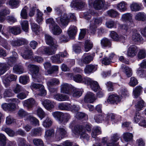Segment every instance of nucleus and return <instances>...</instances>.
Masks as SVG:
<instances>
[{
	"mask_svg": "<svg viewBox=\"0 0 146 146\" xmlns=\"http://www.w3.org/2000/svg\"><path fill=\"white\" fill-rule=\"evenodd\" d=\"M61 92L68 95H71L72 92L71 91L72 88L70 85L67 83H63L60 86Z\"/></svg>",
	"mask_w": 146,
	"mask_h": 146,
	"instance_id": "nucleus-11",
	"label": "nucleus"
},
{
	"mask_svg": "<svg viewBox=\"0 0 146 146\" xmlns=\"http://www.w3.org/2000/svg\"><path fill=\"white\" fill-rule=\"evenodd\" d=\"M23 58L25 59L33 58V54L32 50L30 49H27L23 54L21 55Z\"/></svg>",
	"mask_w": 146,
	"mask_h": 146,
	"instance_id": "nucleus-22",
	"label": "nucleus"
},
{
	"mask_svg": "<svg viewBox=\"0 0 146 146\" xmlns=\"http://www.w3.org/2000/svg\"><path fill=\"white\" fill-rule=\"evenodd\" d=\"M94 23L90 24L89 32H90L91 34H95L97 28V25L101 24L102 22V18H97L93 19Z\"/></svg>",
	"mask_w": 146,
	"mask_h": 146,
	"instance_id": "nucleus-7",
	"label": "nucleus"
},
{
	"mask_svg": "<svg viewBox=\"0 0 146 146\" xmlns=\"http://www.w3.org/2000/svg\"><path fill=\"white\" fill-rule=\"evenodd\" d=\"M18 141L19 146H27V141L24 138H19Z\"/></svg>",
	"mask_w": 146,
	"mask_h": 146,
	"instance_id": "nucleus-60",
	"label": "nucleus"
},
{
	"mask_svg": "<svg viewBox=\"0 0 146 146\" xmlns=\"http://www.w3.org/2000/svg\"><path fill=\"white\" fill-rule=\"evenodd\" d=\"M138 51V48L136 46L134 45L131 46L128 49L127 56L131 57H133L136 55Z\"/></svg>",
	"mask_w": 146,
	"mask_h": 146,
	"instance_id": "nucleus-13",
	"label": "nucleus"
},
{
	"mask_svg": "<svg viewBox=\"0 0 146 146\" xmlns=\"http://www.w3.org/2000/svg\"><path fill=\"white\" fill-rule=\"evenodd\" d=\"M132 15L130 13H126L122 15V19L123 21H128L131 23L132 22Z\"/></svg>",
	"mask_w": 146,
	"mask_h": 146,
	"instance_id": "nucleus-40",
	"label": "nucleus"
},
{
	"mask_svg": "<svg viewBox=\"0 0 146 146\" xmlns=\"http://www.w3.org/2000/svg\"><path fill=\"white\" fill-rule=\"evenodd\" d=\"M53 123V120L52 119L48 117H47L42 122L43 126L45 128L50 127Z\"/></svg>",
	"mask_w": 146,
	"mask_h": 146,
	"instance_id": "nucleus-27",
	"label": "nucleus"
},
{
	"mask_svg": "<svg viewBox=\"0 0 146 146\" xmlns=\"http://www.w3.org/2000/svg\"><path fill=\"white\" fill-rule=\"evenodd\" d=\"M123 137L125 141H128L132 140L133 137V135L130 133H125L123 134Z\"/></svg>",
	"mask_w": 146,
	"mask_h": 146,
	"instance_id": "nucleus-53",
	"label": "nucleus"
},
{
	"mask_svg": "<svg viewBox=\"0 0 146 146\" xmlns=\"http://www.w3.org/2000/svg\"><path fill=\"white\" fill-rule=\"evenodd\" d=\"M135 19L138 21H144L146 19V17L143 13L139 12L135 15Z\"/></svg>",
	"mask_w": 146,
	"mask_h": 146,
	"instance_id": "nucleus-44",
	"label": "nucleus"
},
{
	"mask_svg": "<svg viewBox=\"0 0 146 146\" xmlns=\"http://www.w3.org/2000/svg\"><path fill=\"white\" fill-rule=\"evenodd\" d=\"M130 7L131 11L135 12L138 11L141 9V7L139 4L135 2H133L131 5Z\"/></svg>",
	"mask_w": 146,
	"mask_h": 146,
	"instance_id": "nucleus-42",
	"label": "nucleus"
},
{
	"mask_svg": "<svg viewBox=\"0 0 146 146\" xmlns=\"http://www.w3.org/2000/svg\"><path fill=\"white\" fill-rule=\"evenodd\" d=\"M42 104L45 108L48 111L51 110L54 108V102L48 99L44 100L42 102Z\"/></svg>",
	"mask_w": 146,
	"mask_h": 146,
	"instance_id": "nucleus-12",
	"label": "nucleus"
},
{
	"mask_svg": "<svg viewBox=\"0 0 146 146\" xmlns=\"http://www.w3.org/2000/svg\"><path fill=\"white\" fill-rule=\"evenodd\" d=\"M67 132L65 129L61 126L58 127L54 136V138L57 141H59L64 138L67 134Z\"/></svg>",
	"mask_w": 146,
	"mask_h": 146,
	"instance_id": "nucleus-6",
	"label": "nucleus"
},
{
	"mask_svg": "<svg viewBox=\"0 0 146 146\" xmlns=\"http://www.w3.org/2000/svg\"><path fill=\"white\" fill-rule=\"evenodd\" d=\"M55 10L57 14L59 16H61L56 19V22L62 27L66 26L69 22V18L67 16V15L65 13L63 14L62 11L59 8H56Z\"/></svg>",
	"mask_w": 146,
	"mask_h": 146,
	"instance_id": "nucleus-2",
	"label": "nucleus"
},
{
	"mask_svg": "<svg viewBox=\"0 0 146 146\" xmlns=\"http://www.w3.org/2000/svg\"><path fill=\"white\" fill-rule=\"evenodd\" d=\"M97 69V65L90 64L86 66L84 69V72L86 74H90Z\"/></svg>",
	"mask_w": 146,
	"mask_h": 146,
	"instance_id": "nucleus-15",
	"label": "nucleus"
},
{
	"mask_svg": "<svg viewBox=\"0 0 146 146\" xmlns=\"http://www.w3.org/2000/svg\"><path fill=\"white\" fill-rule=\"evenodd\" d=\"M71 90L72 92L71 95H72L74 97L78 98L82 95V92L78 89L73 88Z\"/></svg>",
	"mask_w": 146,
	"mask_h": 146,
	"instance_id": "nucleus-33",
	"label": "nucleus"
},
{
	"mask_svg": "<svg viewBox=\"0 0 146 146\" xmlns=\"http://www.w3.org/2000/svg\"><path fill=\"white\" fill-rule=\"evenodd\" d=\"M23 104L28 108H31L36 105V103L34 99L31 98L24 101Z\"/></svg>",
	"mask_w": 146,
	"mask_h": 146,
	"instance_id": "nucleus-20",
	"label": "nucleus"
},
{
	"mask_svg": "<svg viewBox=\"0 0 146 146\" xmlns=\"http://www.w3.org/2000/svg\"><path fill=\"white\" fill-rule=\"evenodd\" d=\"M101 44L102 47L110 48L111 46V42L108 39L104 38L101 41Z\"/></svg>",
	"mask_w": 146,
	"mask_h": 146,
	"instance_id": "nucleus-28",
	"label": "nucleus"
},
{
	"mask_svg": "<svg viewBox=\"0 0 146 146\" xmlns=\"http://www.w3.org/2000/svg\"><path fill=\"white\" fill-rule=\"evenodd\" d=\"M13 70L19 74H21L23 73L24 69L22 66H15L13 67Z\"/></svg>",
	"mask_w": 146,
	"mask_h": 146,
	"instance_id": "nucleus-57",
	"label": "nucleus"
},
{
	"mask_svg": "<svg viewBox=\"0 0 146 146\" xmlns=\"http://www.w3.org/2000/svg\"><path fill=\"white\" fill-rule=\"evenodd\" d=\"M117 8L121 12L125 11L127 9V4L125 1L121 2L117 4Z\"/></svg>",
	"mask_w": 146,
	"mask_h": 146,
	"instance_id": "nucleus-24",
	"label": "nucleus"
},
{
	"mask_svg": "<svg viewBox=\"0 0 146 146\" xmlns=\"http://www.w3.org/2000/svg\"><path fill=\"white\" fill-rule=\"evenodd\" d=\"M106 25L108 28L116 27L117 25L116 22L111 20L107 21L106 22Z\"/></svg>",
	"mask_w": 146,
	"mask_h": 146,
	"instance_id": "nucleus-52",
	"label": "nucleus"
},
{
	"mask_svg": "<svg viewBox=\"0 0 146 146\" xmlns=\"http://www.w3.org/2000/svg\"><path fill=\"white\" fill-rule=\"evenodd\" d=\"M27 7L25 6L22 10L21 13V15L22 18L24 19H26L27 18Z\"/></svg>",
	"mask_w": 146,
	"mask_h": 146,
	"instance_id": "nucleus-58",
	"label": "nucleus"
},
{
	"mask_svg": "<svg viewBox=\"0 0 146 146\" xmlns=\"http://www.w3.org/2000/svg\"><path fill=\"white\" fill-rule=\"evenodd\" d=\"M33 142L36 146H44V145L43 141L40 139H34L33 140Z\"/></svg>",
	"mask_w": 146,
	"mask_h": 146,
	"instance_id": "nucleus-55",
	"label": "nucleus"
},
{
	"mask_svg": "<svg viewBox=\"0 0 146 146\" xmlns=\"http://www.w3.org/2000/svg\"><path fill=\"white\" fill-rule=\"evenodd\" d=\"M77 29L76 27H70L67 31V33L69 36H76Z\"/></svg>",
	"mask_w": 146,
	"mask_h": 146,
	"instance_id": "nucleus-41",
	"label": "nucleus"
},
{
	"mask_svg": "<svg viewBox=\"0 0 146 146\" xmlns=\"http://www.w3.org/2000/svg\"><path fill=\"white\" fill-rule=\"evenodd\" d=\"M108 15L111 18H115L117 17L119 15L118 12L113 9H110L107 11Z\"/></svg>",
	"mask_w": 146,
	"mask_h": 146,
	"instance_id": "nucleus-34",
	"label": "nucleus"
},
{
	"mask_svg": "<svg viewBox=\"0 0 146 146\" xmlns=\"http://www.w3.org/2000/svg\"><path fill=\"white\" fill-rule=\"evenodd\" d=\"M54 130L53 129H50L46 130L45 132V136L48 137H53L54 138Z\"/></svg>",
	"mask_w": 146,
	"mask_h": 146,
	"instance_id": "nucleus-54",
	"label": "nucleus"
},
{
	"mask_svg": "<svg viewBox=\"0 0 146 146\" xmlns=\"http://www.w3.org/2000/svg\"><path fill=\"white\" fill-rule=\"evenodd\" d=\"M93 60V58L88 53H84L82 56L81 62L83 63L87 64L90 63Z\"/></svg>",
	"mask_w": 146,
	"mask_h": 146,
	"instance_id": "nucleus-18",
	"label": "nucleus"
},
{
	"mask_svg": "<svg viewBox=\"0 0 146 146\" xmlns=\"http://www.w3.org/2000/svg\"><path fill=\"white\" fill-rule=\"evenodd\" d=\"M13 57H10L7 58L8 60V63L9 65L12 66V64L14 63L17 61L18 58L17 54L14 51L12 52Z\"/></svg>",
	"mask_w": 146,
	"mask_h": 146,
	"instance_id": "nucleus-23",
	"label": "nucleus"
},
{
	"mask_svg": "<svg viewBox=\"0 0 146 146\" xmlns=\"http://www.w3.org/2000/svg\"><path fill=\"white\" fill-rule=\"evenodd\" d=\"M146 56V52L145 50H141L139 52L138 57L140 59L144 58Z\"/></svg>",
	"mask_w": 146,
	"mask_h": 146,
	"instance_id": "nucleus-61",
	"label": "nucleus"
},
{
	"mask_svg": "<svg viewBox=\"0 0 146 146\" xmlns=\"http://www.w3.org/2000/svg\"><path fill=\"white\" fill-rule=\"evenodd\" d=\"M22 29L25 32H27L29 29V23L28 21L24 20L21 22V23Z\"/></svg>",
	"mask_w": 146,
	"mask_h": 146,
	"instance_id": "nucleus-47",
	"label": "nucleus"
},
{
	"mask_svg": "<svg viewBox=\"0 0 146 146\" xmlns=\"http://www.w3.org/2000/svg\"><path fill=\"white\" fill-rule=\"evenodd\" d=\"M142 88L140 86H136L133 90V93L135 98H137L142 91Z\"/></svg>",
	"mask_w": 146,
	"mask_h": 146,
	"instance_id": "nucleus-43",
	"label": "nucleus"
},
{
	"mask_svg": "<svg viewBox=\"0 0 146 146\" xmlns=\"http://www.w3.org/2000/svg\"><path fill=\"white\" fill-rule=\"evenodd\" d=\"M83 128L81 125L76 126L75 127L74 130H73V133L75 135L79 134L80 137L88 140L89 139V136L85 131L83 130Z\"/></svg>",
	"mask_w": 146,
	"mask_h": 146,
	"instance_id": "nucleus-5",
	"label": "nucleus"
},
{
	"mask_svg": "<svg viewBox=\"0 0 146 146\" xmlns=\"http://www.w3.org/2000/svg\"><path fill=\"white\" fill-rule=\"evenodd\" d=\"M71 118L70 115L67 113H62L61 118L59 119V123L65 125Z\"/></svg>",
	"mask_w": 146,
	"mask_h": 146,
	"instance_id": "nucleus-17",
	"label": "nucleus"
},
{
	"mask_svg": "<svg viewBox=\"0 0 146 146\" xmlns=\"http://www.w3.org/2000/svg\"><path fill=\"white\" fill-rule=\"evenodd\" d=\"M84 46L85 51L88 52L92 48L93 44L90 40H87L85 41Z\"/></svg>",
	"mask_w": 146,
	"mask_h": 146,
	"instance_id": "nucleus-37",
	"label": "nucleus"
},
{
	"mask_svg": "<svg viewBox=\"0 0 146 146\" xmlns=\"http://www.w3.org/2000/svg\"><path fill=\"white\" fill-rule=\"evenodd\" d=\"M31 27L33 31L36 35H38L41 30L40 27L35 23H33L31 24Z\"/></svg>",
	"mask_w": 146,
	"mask_h": 146,
	"instance_id": "nucleus-45",
	"label": "nucleus"
},
{
	"mask_svg": "<svg viewBox=\"0 0 146 146\" xmlns=\"http://www.w3.org/2000/svg\"><path fill=\"white\" fill-rule=\"evenodd\" d=\"M29 81V77L27 76H24L20 77L19 82L23 84H27Z\"/></svg>",
	"mask_w": 146,
	"mask_h": 146,
	"instance_id": "nucleus-56",
	"label": "nucleus"
},
{
	"mask_svg": "<svg viewBox=\"0 0 146 146\" xmlns=\"http://www.w3.org/2000/svg\"><path fill=\"white\" fill-rule=\"evenodd\" d=\"M85 5V3L80 1H76L73 2L70 5L72 7L79 9L83 8L84 7Z\"/></svg>",
	"mask_w": 146,
	"mask_h": 146,
	"instance_id": "nucleus-19",
	"label": "nucleus"
},
{
	"mask_svg": "<svg viewBox=\"0 0 146 146\" xmlns=\"http://www.w3.org/2000/svg\"><path fill=\"white\" fill-rule=\"evenodd\" d=\"M46 42L47 44L51 46V48H40L37 51V53L40 54H45L49 55L54 54L58 47L56 41L54 40L52 37H46Z\"/></svg>",
	"mask_w": 146,
	"mask_h": 146,
	"instance_id": "nucleus-1",
	"label": "nucleus"
},
{
	"mask_svg": "<svg viewBox=\"0 0 146 146\" xmlns=\"http://www.w3.org/2000/svg\"><path fill=\"white\" fill-rule=\"evenodd\" d=\"M86 77L82 78L80 74H77L74 76L73 77V80L75 82L79 83H82L84 84V79Z\"/></svg>",
	"mask_w": 146,
	"mask_h": 146,
	"instance_id": "nucleus-51",
	"label": "nucleus"
},
{
	"mask_svg": "<svg viewBox=\"0 0 146 146\" xmlns=\"http://www.w3.org/2000/svg\"><path fill=\"white\" fill-rule=\"evenodd\" d=\"M17 114L18 116L21 118L25 117L28 115L27 113L22 109H20L18 111Z\"/></svg>",
	"mask_w": 146,
	"mask_h": 146,
	"instance_id": "nucleus-63",
	"label": "nucleus"
},
{
	"mask_svg": "<svg viewBox=\"0 0 146 146\" xmlns=\"http://www.w3.org/2000/svg\"><path fill=\"white\" fill-rule=\"evenodd\" d=\"M84 84L89 85L91 89L95 92H97L100 89V86L98 82L93 80L92 79L86 78H84Z\"/></svg>",
	"mask_w": 146,
	"mask_h": 146,
	"instance_id": "nucleus-4",
	"label": "nucleus"
},
{
	"mask_svg": "<svg viewBox=\"0 0 146 146\" xmlns=\"http://www.w3.org/2000/svg\"><path fill=\"white\" fill-rule=\"evenodd\" d=\"M42 131V129L40 127L35 128L31 131V134L32 136L40 135Z\"/></svg>",
	"mask_w": 146,
	"mask_h": 146,
	"instance_id": "nucleus-31",
	"label": "nucleus"
},
{
	"mask_svg": "<svg viewBox=\"0 0 146 146\" xmlns=\"http://www.w3.org/2000/svg\"><path fill=\"white\" fill-rule=\"evenodd\" d=\"M94 119L97 123H100L104 119V116L101 115H96L94 117Z\"/></svg>",
	"mask_w": 146,
	"mask_h": 146,
	"instance_id": "nucleus-64",
	"label": "nucleus"
},
{
	"mask_svg": "<svg viewBox=\"0 0 146 146\" xmlns=\"http://www.w3.org/2000/svg\"><path fill=\"white\" fill-rule=\"evenodd\" d=\"M121 98L117 94H112L109 96L107 100L108 102L110 104L117 103L120 102Z\"/></svg>",
	"mask_w": 146,
	"mask_h": 146,
	"instance_id": "nucleus-14",
	"label": "nucleus"
},
{
	"mask_svg": "<svg viewBox=\"0 0 146 146\" xmlns=\"http://www.w3.org/2000/svg\"><path fill=\"white\" fill-rule=\"evenodd\" d=\"M96 100L95 94L92 92H88L84 98V101L86 103H93Z\"/></svg>",
	"mask_w": 146,
	"mask_h": 146,
	"instance_id": "nucleus-8",
	"label": "nucleus"
},
{
	"mask_svg": "<svg viewBox=\"0 0 146 146\" xmlns=\"http://www.w3.org/2000/svg\"><path fill=\"white\" fill-rule=\"evenodd\" d=\"M58 108L60 110L69 111L70 109V104L60 103L58 104Z\"/></svg>",
	"mask_w": 146,
	"mask_h": 146,
	"instance_id": "nucleus-29",
	"label": "nucleus"
},
{
	"mask_svg": "<svg viewBox=\"0 0 146 146\" xmlns=\"http://www.w3.org/2000/svg\"><path fill=\"white\" fill-rule=\"evenodd\" d=\"M53 29L52 31L54 35H57L60 34L62 32V30L57 24H55V25L52 27Z\"/></svg>",
	"mask_w": 146,
	"mask_h": 146,
	"instance_id": "nucleus-38",
	"label": "nucleus"
},
{
	"mask_svg": "<svg viewBox=\"0 0 146 146\" xmlns=\"http://www.w3.org/2000/svg\"><path fill=\"white\" fill-rule=\"evenodd\" d=\"M93 6L96 10H100L106 7L104 0H95L93 3Z\"/></svg>",
	"mask_w": 146,
	"mask_h": 146,
	"instance_id": "nucleus-9",
	"label": "nucleus"
},
{
	"mask_svg": "<svg viewBox=\"0 0 146 146\" xmlns=\"http://www.w3.org/2000/svg\"><path fill=\"white\" fill-rule=\"evenodd\" d=\"M4 97H9L14 96L12 90L10 88L6 89L3 94Z\"/></svg>",
	"mask_w": 146,
	"mask_h": 146,
	"instance_id": "nucleus-48",
	"label": "nucleus"
},
{
	"mask_svg": "<svg viewBox=\"0 0 146 146\" xmlns=\"http://www.w3.org/2000/svg\"><path fill=\"white\" fill-rule=\"evenodd\" d=\"M138 84V81L137 79L134 77L130 78V80L129 83V85L131 86L134 87Z\"/></svg>",
	"mask_w": 146,
	"mask_h": 146,
	"instance_id": "nucleus-59",
	"label": "nucleus"
},
{
	"mask_svg": "<svg viewBox=\"0 0 146 146\" xmlns=\"http://www.w3.org/2000/svg\"><path fill=\"white\" fill-rule=\"evenodd\" d=\"M120 138L119 136L117 133L113 134L111 137V139L107 143V146H117L116 143Z\"/></svg>",
	"mask_w": 146,
	"mask_h": 146,
	"instance_id": "nucleus-10",
	"label": "nucleus"
},
{
	"mask_svg": "<svg viewBox=\"0 0 146 146\" xmlns=\"http://www.w3.org/2000/svg\"><path fill=\"white\" fill-rule=\"evenodd\" d=\"M28 41L24 38L18 39L17 40H12L11 42V45L13 46H19L27 44L28 43Z\"/></svg>",
	"mask_w": 146,
	"mask_h": 146,
	"instance_id": "nucleus-16",
	"label": "nucleus"
},
{
	"mask_svg": "<svg viewBox=\"0 0 146 146\" xmlns=\"http://www.w3.org/2000/svg\"><path fill=\"white\" fill-rule=\"evenodd\" d=\"M28 120L31 124L35 126H38L39 125V120L36 118L31 116H29L28 118Z\"/></svg>",
	"mask_w": 146,
	"mask_h": 146,
	"instance_id": "nucleus-30",
	"label": "nucleus"
},
{
	"mask_svg": "<svg viewBox=\"0 0 146 146\" xmlns=\"http://www.w3.org/2000/svg\"><path fill=\"white\" fill-rule=\"evenodd\" d=\"M36 112L37 115L41 119H42L45 116V114L44 112L40 108H38L36 110Z\"/></svg>",
	"mask_w": 146,
	"mask_h": 146,
	"instance_id": "nucleus-49",
	"label": "nucleus"
},
{
	"mask_svg": "<svg viewBox=\"0 0 146 146\" xmlns=\"http://www.w3.org/2000/svg\"><path fill=\"white\" fill-rule=\"evenodd\" d=\"M28 69L32 73V77L35 81H36V79L39 78L40 74L39 72L40 67L37 65L30 64L28 66Z\"/></svg>",
	"mask_w": 146,
	"mask_h": 146,
	"instance_id": "nucleus-3",
	"label": "nucleus"
},
{
	"mask_svg": "<svg viewBox=\"0 0 146 146\" xmlns=\"http://www.w3.org/2000/svg\"><path fill=\"white\" fill-rule=\"evenodd\" d=\"M37 12L36 21L38 23L40 24L42 22L43 19L42 17L43 14L38 9L37 10Z\"/></svg>",
	"mask_w": 146,
	"mask_h": 146,
	"instance_id": "nucleus-50",
	"label": "nucleus"
},
{
	"mask_svg": "<svg viewBox=\"0 0 146 146\" xmlns=\"http://www.w3.org/2000/svg\"><path fill=\"white\" fill-rule=\"evenodd\" d=\"M137 102L135 105V108L137 110L139 111L141 110L142 108H143L144 106V102L140 98H137Z\"/></svg>",
	"mask_w": 146,
	"mask_h": 146,
	"instance_id": "nucleus-26",
	"label": "nucleus"
},
{
	"mask_svg": "<svg viewBox=\"0 0 146 146\" xmlns=\"http://www.w3.org/2000/svg\"><path fill=\"white\" fill-rule=\"evenodd\" d=\"M7 4L12 9L17 7L19 4L18 0H8Z\"/></svg>",
	"mask_w": 146,
	"mask_h": 146,
	"instance_id": "nucleus-35",
	"label": "nucleus"
},
{
	"mask_svg": "<svg viewBox=\"0 0 146 146\" xmlns=\"http://www.w3.org/2000/svg\"><path fill=\"white\" fill-rule=\"evenodd\" d=\"M123 71L128 78L131 77L132 74V70L128 67L123 68Z\"/></svg>",
	"mask_w": 146,
	"mask_h": 146,
	"instance_id": "nucleus-46",
	"label": "nucleus"
},
{
	"mask_svg": "<svg viewBox=\"0 0 146 146\" xmlns=\"http://www.w3.org/2000/svg\"><path fill=\"white\" fill-rule=\"evenodd\" d=\"M60 83V81L58 79L56 78H53L50 79L47 82V85L48 86L50 90V92H52V89L51 87L56 84H58Z\"/></svg>",
	"mask_w": 146,
	"mask_h": 146,
	"instance_id": "nucleus-25",
	"label": "nucleus"
},
{
	"mask_svg": "<svg viewBox=\"0 0 146 146\" xmlns=\"http://www.w3.org/2000/svg\"><path fill=\"white\" fill-rule=\"evenodd\" d=\"M60 59V55L59 54L52 56L50 58L52 62L57 63H60L62 62V60Z\"/></svg>",
	"mask_w": 146,
	"mask_h": 146,
	"instance_id": "nucleus-36",
	"label": "nucleus"
},
{
	"mask_svg": "<svg viewBox=\"0 0 146 146\" xmlns=\"http://www.w3.org/2000/svg\"><path fill=\"white\" fill-rule=\"evenodd\" d=\"M9 68V66L6 64L0 63V75L4 73Z\"/></svg>",
	"mask_w": 146,
	"mask_h": 146,
	"instance_id": "nucleus-39",
	"label": "nucleus"
},
{
	"mask_svg": "<svg viewBox=\"0 0 146 146\" xmlns=\"http://www.w3.org/2000/svg\"><path fill=\"white\" fill-rule=\"evenodd\" d=\"M10 32L15 35L20 34L21 33V30L20 27L15 26L11 27L9 29Z\"/></svg>",
	"mask_w": 146,
	"mask_h": 146,
	"instance_id": "nucleus-32",
	"label": "nucleus"
},
{
	"mask_svg": "<svg viewBox=\"0 0 146 146\" xmlns=\"http://www.w3.org/2000/svg\"><path fill=\"white\" fill-rule=\"evenodd\" d=\"M54 99L59 101H67L69 99L68 96L60 94H57L54 95Z\"/></svg>",
	"mask_w": 146,
	"mask_h": 146,
	"instance_id": "nucleus-21",
	"label": "nucleus"
},
{
	"mask_svg": "<svg viewBox=\"0 0 146 146\" xmlns=\"http://www.w3.org/2000/svg\"><path fill=\"white\" fill-rule=\"evenodd\" d=\"M31 88L32 89H35L38 90L40 88L41 89L43 88V85L40 84L33 83L31 86Z\"/></svg>",
	"mask_w": 146,
	"mask_h": 146,
	"instance_id": "nucleus-62",
	"label": "nucleus"
}]
</instances>
